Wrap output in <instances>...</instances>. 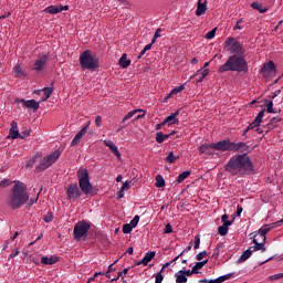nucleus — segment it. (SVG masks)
<instances>
[{"mask_svg": "<svg viewBox=\"0 0 283 283\" xmlns=\"http://www.w3.org/2000/svg\"><path fill=\"white\" fill-rule=\"evenodd\" d=\"M224 170L230 176H253L255 166L249 154H237L228 160Z\"/></svg>", "mask_w": 283, "mask_h": 283, "instance_id": "obj_1", "label": "nucleus"}, {"mask_svg": "<svg viewBox=\"0 0 283 283\" xmlns=\"http://www.w3.org/2000/svg\"><path fill=\"white\" fill-rule=\"evenodd\" d=\"M30 200V192H28V185L23 181H14L12 189L9 192L7 199V205L15 211V209H21L25 202Z\"/></svg>", "mask_w": 283, "mask_h": 283, "instance_id": "obj_2", "label": "nucleus"}, {"mask_svg": "<svg viewBox=\"0 0 283 283\" xmlns=\"http://www.w3.org/2000/svg\"><path fill=\"white\" fill-rule=\"evenodd\" d=\"M224 72H243L244 74H248L249 63H247V59H244V55H230L227 62L218 69L219 74H224Z\"/></svg>", "mask_w": 283, "mask_h": 283, "instance_id": "obj_3", "label": "nucleus"}, {"mask_svg": "<svg viewBox=\"0 0 283 283\" xmlns=\"http://www.w3.org/2000/svg\"><path fill=\"white\" fill-rule=\"evenodd\" d=\"M80 65L82 70H91L94 72L95 70H98L101 62L96 55L92 54V51L85 50L80 55Z\"/></svg>", "mask_w": 283, "mask_h": 283, "instance_id": "obj_4", "label": "nucleus"}, {"mask_svg": "<svg viewBox=\"0 0 283 283\" xmlns=\"http://www.w3.org/2000/svg\"><path fill=\"white\" fill-rule=\"evenodd\" d=\"M77 180L81 192L85 193V196L92 195L94 186H92V182L90 181V171L87 169L82 168L77 170Z\"/></svg>", "mask_w": 283, "mask_h": 283, "instance_id": "obj_5", "label": "nucleus"}, {"mask_svg": "<svg viewBox=\"0 0 283 283\" xmlns=\"http://www.w3.org/2000/svg\"><path fill=\"white\" fill-rule=\"evenodd\" d=\"M61 158V150H54L53 153L49 154L48 156L43 157L35 167V171H45L49 167H52L56 160Z\"/></svg>", "mask_w": 283, "mask_h": 283, "instance_id": "obj_6", "label": "nucleus"}, {"mask_svg": "<svg viewBox=\"0 0 283 283\" xmlns=\"http://www.w3.org/2000/svg\"><path fill=\"white\" fill-rule=\"evenodd\" d=\"M91 226L86 221H80L74 226L73 229V238L77 242L80 240H86L87 239V233H90Z\"/></svg>", "mask_w": 283, "mask_h": 283, "instance_id": "obj_7", "label": "nucleus"}, {"mask_svg": "<svg viewBox=\"0 0 283 283\" xmlns=\"http://www.w3.org/2000/svg\"><path fill=\"white\" fill-rule=\"evenodd\" d=\"M224 48H229L230 54H235L237 56H244V46L240 44L238 40L233 36H229L224 41Z\"/></svg>", "mask_w": 283, "mask_h": 283, "instance_id": "obj_8", "label": "nucleus"}, {"mask_svg": "<svg viewBox=\"0 0 283 283\" xmlns=\"http://www.w3.org/2000/svg\"><path fill=\"white\" fill-rule=\"evenodd\" d=\"M211 147L212 149H216V151H232L233 142H231V139H223L218 143H212Z\"/></svg>", "mask_w": 283, "mask_h": 283, "instance_id": "obj_9", "label": "nucleus"}, {"mask_svg": "<svg viewBox=\"0 0 283 283\" xmlns=\"http://www.w3.org/2000/svg\"><path fill=\"white\" fill-rule=\"evenodd\" d=\"M45 65H48V55L42 54L34 61V64L31 67V70L38 73L43 72V70H45Z\"/></svg>", "mask_w": 283, "mask_h": 283, "instance_id": "obj_10", "label": "nucleus"}, {"mask_svg": "<svg viewBox=\"0 0 283 283\" xmlns=\"http://www.w3.org/2000/svg\"><path fill=\"white\" fill-rule=\"evenodd\" d=\"M81 196H83V193L81 192V189H78V184L69 185V188H67L69 200H78Z\"/></svg>", "mask_w": 283, "mask_h": 283, "instance_id": "obj_11", "label": "nucleus"}, {"mask_svg": "<svg viewBox=\"0 0 283 283\" xmlns=\"http://www.w3.org/2000/svg\"><path fill=\"white\" fill-rule=\"evenodd\" d=\"M232 151H237L240 154H249V151H251V146L244 142H232Z\"/></svg>", "mask_w": 283, "mask_h": 283, "instance_id": "obj_12", "label": "nucleus"}, {"mask_svg": "<svg viewBox=\"0 0 283 283\" xmlns=\"http://www.w3.org/2000/svg\"><path fill=\"white\" fill-rule=\"evenodd\" d=\"M264 112L265 109H262L259 112L254 120L251 124H249V126L247 127V132H251V129H256V127H260V125H262V118H264Z\"/></svg>", "mask_w": 283, "mask_h": 283, "instance_id": "obj_13", "label": "nucleus"}, {"mask_svg": "<svg viewBox=\"0 0 283 283\" xmlns=\"http://www.w3.org/2000/svg\"><path fill=\"white\" fill-rule=\"evenodd\" d=\"M273 227H277V224L272 223L271 227L269 224L262 227L258 230L255 237L261 238L263 242H266V233H269L273 229Z\"/></svg>", "mask_w": 283, "mask_h": 283, "instance_id": "obj_14", "label": "nucleus"}, {"mask_svg": "<svg viewBox=\"0 0 283 283\" xmlns=\"http://www.w3.org/2000/svg\"><path fill=\"white\" fill-rule=\"evenodd\" d=\"M17 103H22L24 107H28V109H39V102L36 99H15Z\"/></svg>", "mask_w": 283, "mask_h": 283, "instance_id": "obj_15", "label": "nucleus"}, {"mask_svg": "<svg viewBox=\"0 0 283 283\" xmlns=\"http://www.w3.org/2000/svg\"><path fill=\"white\" fill-rule=\"evenodd\" d=\"M154 258H156V252H147L140 261L135 262V266H140V264L147 266V264H149Z\"/></svg>", "mask_w": 283, "mask_h": 283, "instance_id": "obj_16", "label": "nucleus"}, {"mask_svg": "<svg viewBox=\"0 0 283 283\" xmlns=\"http://www.w3.org/2000/svg\"><path fill=\"white\" fill-rule=\"evenodd\" d=\"M8 138H12L13 140H15V138H21L23 140V135L19 133L18 124L14 120L11 123V128Z\"/></svg>", "mask_w": 283, "mask_h": 283, "instance_id": "obj_17", "label": "nucleus"}, {"mask_svg": "<svg viewBox=\"0 0 283 283\" xmlns=\"http://www.w3.org/2000/svg\"><path fill=\"white\" fill-rule=\"evenodd\" d=\"M180 114V111H177L172 114H170L165 120H164V125H167L170 127V125H178L180 123V119L177 118L178 115Z\"/></svg>", "mask_w": 283, "mask_h": 283, "instance_id": "obj_18", "label": "nucleus"}, {"mask_svg": "<svg viewBox=\"0 0 283 283\" xmlns=\"http://www.w3.org/2000/svg\"><path fill=\"white\" fill-rule=\"evenodd\" d=\"M258 240H260V237L254 235V239H253V244L254 245L250 247V249H252V252L253 251H262V253H264V251H266V247H264L266 241H262L260 243V242H258Z\"/></svg>", "mask_w": 283, "mask_h": 283, "instance_id": "obj_19", "label": "nucleus"}, {"mask_svg": "<svg viewBox=\"0 0 283 283\" xmlns=\"http://www.w3.org/2000/svg\"><path fill=\"white\" fill-rule=\"evenodd\" d=\"M104 145L106 147H108L111 149V151L117 156V158H120V151H118V147L116 146V144H114V142L109 140V139H105L104 140Z\"/></svg>", "mask_w": 283, "mask_h": 283, "instance_id": "obj_20", "label": "nucleus"}, {"mask_svg": "<svg viewBox=\"0 0 283 283\" xmlns=\"http://www.w3.org/2000/svg\"><path fill=\"white\" fill-rule=\"evenodd\" d=\"M207 13V1H199L197 3L196 17H202Z\"/></svg>", "mask_w": 283, "mask_h": 283, "instance_id": "obj_21", "label": "nucleus"}, {"mask_svg": "<svg viewBox=\"0 0 283 283\" xmlns=\"http://www.w3.org/2000/svg\"><path fill=\"white\" fill-rule=\"evenodd\" d=\"M172 134H175V132L170 133V134H164L163 132H158L156 134V142L159 144V145H163V143H165V140L169 139Z\"/></svg>", "mask_w": 283, "mask_h": 283, "instance_id": "obj_22", "label": "nucleus"}, {"mask_svg": "<svg viewBox=\"0 0 283 283\" xmlns=\"http://www.w3.org/2000/svg\"><path fill=\"white\" fill-rule=\"evenodd\" d=\"M56 262H59V258L56 255L41 258V264L52 265V264H56Z\"/></svg>", "mask_w": 283, "mask_h": 283, "instance_id": "obj_23", "label": "nucleus"}, {"mask_svg": "<svg viewBox=\"0 0 283 283\" xmlns=\"http://www.w3.org/2000/svg\"><path fill=\"white\" fill-rule=\"evenodd\" d=\"M262 74H269V72H275V63L273 61H269L261 69Z\"/></svg>", "mask_w": 283, "mask_h": 283, "instance_id": "obj_24", "label": "nucleus"}, {"mask_svg": "<svg viewBox=\"0 0 283 283\" xmlns=\"http://www.w3.org/2000/svg\"><path fill=\"white\" fill-rule=\"evenodd\" d=\"M209 74V69H200L195 73V76H199V78L197 80V84L202 83V81H205V78H207Z\"/></svg>", "mask_w": 283, "mask_h": 283, "instance_id": "obj_25", "label": "nucleus"}, {"mask_svg": "<svg viewBox=\"0 0 283 283\" xmlns=\"http://www.w3.org/2000/svg\"><path fill=\"white\" fill-rule=\"evenodd\" d=\"M211 149H213V146H211V144H201L198 147V151L200 154H206L207 156H211Z\"/></svg>", "mask_w": 283, "mask_h": 283, "instance_id": "obj_26", "label": "nucleus"}, {"mask_svg": "<svg viewBox=\"0 0 283 283\" xmlns=\"http://www.w3.org/2000/svg\"><path fill=\"white\" fill-rule=\"evenodd\" d=\"M185 90V84H181L177 87H175L165 98H164V103H167V101H169V98H171V96L176 95V94H180V92H184Z\"/></svg>", "mask_w": 283, "mask_h": 283, "instance_id": "obj_27", "label": "nucleus"}, {"mask_svg": "<svg viewBox=\"0 0 283 283\" xmlns=\"http://www.w3.org/2000/svg\"><path fill=\"white\" fill-rule=\"evenodd\" d=\"M253 254V248H249L248 250L243 251L241 256L239 258L238 262H247Z\"/></svg>", "mask_w": 283, "mask_h": 283, "instance_id": "obj_28", "label": "nucleus"}, {"mask_svg": "<svg viewBox=\"0 0 283 283\" xmlns=\"http://www.w3.org/2000/svg\"><path fill=\"white\" fill-rule=\"evenodd\" d=\"M191 176V171L186 170L178 175V177L175 180V185H180V182H184V180H187L188 177Z\"/></svg>", "mask_w": 283, "mask_h": 283, "instance_id": "obj_29", "label": "nucleus"}, {"mask_svg": "<svg viewBox=\"0 0 283 283\" xmlns=\"http://www.w3.org/2000/svg\"><path fill=\"white\" fill-rule=\"evenodd\" d=\"M118 63H119L120 67H123L124 70L132 65V61L127 60V54H125V53L120 56Z\"/></svg>", "mask_w": 283, "mask_h": 283, "instance_id": "obj_30", "label": "nucleus"}, {"mask_svg": "<svg viewBox=\"0 0 283 283\" xmlns=\"http://www.w3.org/2000/svg\"><path fill=\"white\" fill-rule=\"evenodd\" d=\"M138 112H143L142 108L133 109L127 113V115L122 119V123H126V120H129V118H134Z\"/></svg>", "mask_w": 283, "mask_h": 283, "instance_id": "obj_31", "label": "nucleus"}, {"mask_svg": "<svg viewBox=\"0 0 283 283\" xmlns=\"http://www.w3.org/2000/svg\"><path fill=\"white\" fill-rule=\"evenodd\" d=\"M175 277L177 283H187V275L180 271L175 273Z\"/></svg>", "mask_w": 283, "mask_h": 283, "instance_id": "obj_32", "label": "nucleus"}, {"mask_svg": "<svg viewBox=\"0 0 283 283\" xmlns=\"http://www.w3.org/2000/svg\"><path fill=\"white\" fill-rule=\"evenodd\" d=\"M61 7H56V6H50L45 9V12H48L49 14H59V12H61Z\"/></svg>", "mask_w": 283, "mask_h": 283, "instance_id": "obj_33", "label": "nucleus"}, {"mask_svg": "<svg viewBox=\"0 0 283 283\" xmlns=\"http://www.w3.org/2000/svg\"><path fill=\"white\" fill-rule=\"evenodd\" d=\"M39 156H41V155L38 153L31 159H29L27 161L25 168L30 169V167H34V165L36 164V160L39 159Z\"/></svg>", "mask_w": 283, "mask_h": 283, "instance_id": "obj_34", "label": "nucleus"}, {"mask_svg": "<svg viewBox=\"0 0 283 283\" xmlns=\"http://www.w3.org/2000/svg\"><path fill=\"white\" fill-rule=\"evenodd\" d=\"M13 74L14 76H17L18 78H21V76H25V74L23 73V69H21V65L17 64L13 67Z\"/></svg>", "mask_w": 283, "mask_h": 283, "instance_id": "obj_35", "label": "nucleus"}, {"mask_svg": "<svg viewBox=\"0 0 283 283\" xmlns=\"http://www.w3.org/2000/svg\"><path fill=\"white\" fill-rule=\"evenodd\" d=\"M251 8H253V10H259L262 14H264V12H269V9L263 8L262 4L258 2H252Z\"/></svg>", "mask_w": 283, "mask_h": 283, "instance_id": "obj_36", "label": "nucleus"}, {"mask_svg": "<svg viewBox=\"0 0 283 283\" xmlns=\"http://www.w3.org/2000/svg\"><path fill=\"white\" fill-rule=\"evenodd\" d=\"M42 92L44 94V97H42V102H44V101H48V98H50V96H52L53 88L52 87H44L42 90Z\"/></svg>", "mask_w": 283, "mask_h": 283, "instance_id": "obj_37", "label": "nucleus"}, {"mask_svg": "<svg viewBox=\"0 0 283 283\" xmlns=\"http://www.w3.org/2000/svg\"><path fill=\"white\" fill-rule=\"evenodd\" d=\"M180 273H184V275H186V277H191L192 275H198V273H200V271H198V270H180Z\"/></svg>", "mask_w": 283, "mask_h": 283, "instance_id": "obj_38", "label": "nucleus"}, {"mask_svg": "<svg viewBox=\"0 0 283 283\" xmlns=\"http://www.w3.org/2000/svg\"><path fill=\"white\" fill-rule=\"evenodd\" d=\"M155 180H156V184H155L156 187H159V188L165 187V178H163L161 175H157Z\"/></svg>", "mask_w": 283, "mask_h": 283, "instance_id": "obj_39", "label": "nucleus"}, {"mask_svg": "<svg viewBox=\"0 0 283 283\" xmlns=\"http://www.w3.org/2000/svg\"><path fill=\"white\" fill-rule=\"evenodd\" d=\"M266 103V112L268 114H277L275 109H273V101H265Z\"/></svg>", "mask_w": 283, "mask_h": 283, "instance_id": "obj_40", "label": "nucleus"}, {"mask_svg": "<svg viewBox=\"0 0 283 283\" xmlns=\"http://www.w3.org/2000/svg\"><path fill=\"white\" fill-rule=\"evenodd\" d=\"M165 160L166 163L174 164L178 160V156L174 155V151H170Z\"/></svg>", "mask_w": 283, "mask_h": 283, "instance_id": "obj_41", "label": "nucleus"}, {"mask_svg": "<svg viewBox=\"0 0 283 283\" xmlns=\"http://www.w3.org/2000/svg\"><path fill=\"white\" fill-rule=\"evenodd\" d=\"M138 222H140V216L136 214L133 220L129 222V226L133 229H136V227H138Z\"/></svg>", "mask_w": 283, "mask_h": 283, "instance_id": "obj_42", "label": "nucleus"}, {"mask_svg": "<svg viewBox=\"0 0 283 283\" xmlns=\"http://www.w3.org/2000/svg\"><path fill=\"white\" fill-rule=\"evenodd\" d=\"M149 50H151V44H147L139 53V55L137 56V59H143V56H145V54L147 52H149Z\"/></svg>", "mask_w": 283, "mask_h": 283, "instance_id": "obj_43", "label": "nucleus"}, {"mask_svg": "<svg viewBox=\"0 0 283 283\" xmlns=\"http://www.w3.org/2000/svg\"><path fill=\"white\" fill-rule=\"evenodd\" d=\"M43 220L44 222H52V220H54V213L49 211L46 214H44Z\"/></svg>", "mask_w": 283, "mask_h": 283, "instance_id": "obj_44", "label": "nucleus"}, {"mask_svg": "<svg viewBox=\"0 0 283 283\" xmlns=\"http://www.w3.org/2000/svg\"><path fill=\"white\" fill-rule=\"evenodd\" d=\"M90 127V123L86 124L77 134L76 136H78L80 138L83 139V136H85V134H87V128Z\"/></svg>", "mask_w": 283, "mask_h": 283, "instance_id": "obj_45", "label": "nucleus"}, {"mask_svg": "<svg viewBox=\"0 0 283 283\" xmlns=\"http://www.w3.org/2000/svg\"><path fill=\"white\" fill-rule=\"evenodd\" d=\"M224 249V243L223 242H219L216 247V249L213 250V255H220V250Z\"/></svg>", "mask_w": 283, "mask_h": 283, "instance_id": "obj_46", "label": "nucleus"}, {"mask_svg": "<svg viewBox=\"0 0 283 283\" xmlns=\"http://www.w3.org/2000/svg\"><path fill=\"white\" fill-rule=\"evenodd\" d=\"M132 231H134V228L129 223H125L123 226V233L127 234V233H132Z\"/></svg>", "mask_w": 283, "mask_h": 283, "instance_id": "obj_47", "label": "nucleus"}, {"mask_svg": "<svg viewBox=\"0 0 283 283\" xmlns=\"http://www.w3.org/2000/svg\"><path fill=\"white\" fill-rule=\"evenodd\" d=\"M163 280H165V276L163 275V271H159V272L155 275V283H163Z\"/></svg>", "mask_w": 283, "mask_h": 283, "instance_id": "obj_48", "label": "nucleus"}, {"mask_svg": "<svg viewBox=\"0 0 283 283\" xmlns=\"http://www.w3.org/2000/svg\"><path fill=\"white\" fill-rule=\"evenodd\" d=\"M231 277H233V273H228L226 275L219 276V282H227V280H231Z\"/></svg>", "mask_w": 283, "mask_h": 283, "instance_id": "obj_49", "label": "nucleus"}, {"mask_svg": "<svg viewBox=\"0 0 283 283\" xmlns=\"http://www.w3.org/2000/svg\"><path fill=\"white\" fill-rule=\"evenodd\" d=\"M218 233L221 234V235H227L229 233V229L226 228L224 226H220L218 228Z\"/></svg>", "mask_w": 283, "mask_h": 283, "instance_id": "obj_50", "label": "nucleus"}, {"mask_svg": "<svg viewBox=\"0 0 283 283\" xmlns=\"http://www.w3.org/2000/svg\"><path fill=\"white\" fill-rule=\"evenodd\" d=\"M81 140H83V139L78 135H75L73 140L71 142V146L76 147V145H78V143H81Z\"/></svg>", "mask_w": 283, "mask_h": 283, "instance_id": "obj_51", "label": "nucleus"}, {"mask_svg": "<svg viewBox=\"0 0 283 283\" xmlns=\"http://www.w3.org/2000/svg\"><path fill=\"white\" fill-rule=\"evenodd\" d=\"M205 258H207V251H201L196 255V260H198L199 262L201 260H205Z\"/></svg>", "mask_w": 283, "mask_h": 283, "instance_id": "obj_52", "label": "nucleus"}, {"mask_svg": "<svg viewBox=\"0 0 283 283\" xmlns=\"http://www.w3.org/2000/svg\"><path fill=\"white\" fill-rule=\"evenodd\" d=\"M218 30V28L212 29L211 31H209L206 34V39H213V36H216V31Z\"/></svg>", "mask_w": 283, "mask_h": 283, "instance_id": "obj_53", "label": "nucleus"}, {"mask_svg": "<svg viewBox=\"0 0 283 283\" xmlns=\"http://www.w3.org/2000/svg\"><path fill=\"white\" fill-rule=\"evenodd\" d=\"M195 249H200V234H197L195 237V245H193Z\"/></svg>", "mask_w": 283, "mask_h": 283, "instance_id": "obj_54", "label": "nucleus"}, {"mask_svg": "<svg viewBox=\"0 0 283 283\" xmlns=\"http://www.w3.org/2000/svg\"><path fill=\"white\" fill-rule=\"evenodd\" d=\"M95 125L96 127H101V125H103V117H101V115L95 117Z\"/></svg>", "mask_w": 283, "mask_h": 283, "instance_id": "obj_55", "label": "nucleus"}, {"mask_svg": "<svg viewBox=\"0 0 283 283\" xmlns=\"http://www.w3.org/2000/svg\"><path fill=\"white\" fill-rule=\"evenodd\" d=\"M164 233H174V228L171 227V223H167Z\"/></svg>", "mask_w": 283, "mask_h": 283, "instance_id": "obj_56", "label": "nucleus"}, {"mask_svg": "<svg viewBox=\"0 0 283 283\" xmlns=\"http://www.w3.org/2000/svg\"><path fill=\"white\" fill-rule=\"evenodd\" d=\"M129 185H132V181L127 180L123 184L120 189L127 191L129 189Z\"/></svg>", "mask_w": 283, "mask_h": 283, "instance_id": "obj_57", "label": "nucleus"}, {"mask_svg": "<svg viewBox=\"0 0 283 283\" xmlns=\"http://www.w3.org/2000/svg\"><path fill=\"white\" fill-rule=\"evenodd\" d=\"M240 23H242V19H240L235 25L233 27V30H242V25H240Z\"/></svg>", "mask_w": 283, "mask_h": 283, "instance_id": "obj_58", "label": "nucleus"}, {"mask_svg": "<svg viewBox=\"0 0 283 283\" xmlns=\"http://www.w3.org/2000/svg\"><path fill=\"white\" fill-rule=\"evenodd\" d=\"M8 185H10V180H8V179H3L0 182V187H8Z\"/></svg>", "mask_w": 283, "mask_h": 283, "instance_id": "obj_59", "label": "nucleus"}, {"mask_svg": "<svg viewBox=\"0 0 283 283\" xmlns=\"http://www.w3.org/2000/svg\"><path fill=\"white\" fill-rule=\"evenodd\" d=\"M281 277H283V273H277L271 276V280H280Z\"/></svg>", "mask_w": 283, "mask_h": 283, "instance_id": "obj_60", "label": "nucleus"}, {"mask_svg": "<svg viewBox=\"0 0 283 283\" xmlns=\"http://www.w3.org/2000/svg\"><path fill=\"white\" fill-rule=\"evenodd\" d=\"M21 136H23V139H24V138H28V136H30V129H24V130L21 133Z\"/></svg>", "mask_w": 283, "mask_h": 283, "instance_id": "obj_61", "label": "nucleus"}, {"mask_svg": "<svg viewBox=\"0 0 283 283\" xmlns=\"http://www.w3.org/2000/svg\"><path fill=\"white\" fill-rule=\"evenodd\" d=\"M20 251L19 249H15L10 255L9 258L13 259V258H17V255H19Z\"/></svg>", "mask_w": 283, "mask_h": 283, "instance_id": "obj_62", "label": "nucleus"}, {"mask_svg": "<svg viewBox=\"0 0 283 283\" xmlns=\"http://www.w3.org/2000/svg\"><path fill=\"white\" fill-rule=\"evenodd\" d=\"M242 211H243L242 206H238V208H237L238 218H240L242 216Z\"/></svg>", "mask_w": 283, "mask_h": 283, "instance_id": "obj_63", "label": "nucleus"}, {"mask_svg": "<svg viewBox=\"0 0 283 283\" xmlns=\"http://www.w3.org/2000/svg\"><path fill=\"white\" fill-rule=\"evenodd\" d=\"M208 283H220V279L217 277V279L209 280Z\"/></svg>", "mask_w": 283, "mask_h": 283, "instance_id": "obj_64", "label": "nucleus"}]
</instances>
